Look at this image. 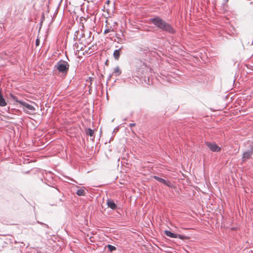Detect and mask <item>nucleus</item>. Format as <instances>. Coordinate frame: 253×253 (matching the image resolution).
<instances>
[{"mask_svg": "<svg viewBox=\"0 0 253 253\" xmlns=\"http://www.w3.org/2000/svg\"><path fill=\"white\" fill-rule=\"evenodd\" d=\"M151 23L155 25L158 28L163 31L169 33V34H174L175 32L172 26L168 23L160 18L155 17L150 19Z\"/></svg>", "mask_w": 253, "mask_h": 253, "instance_id": "f257e3e1", "label": "nucleus"}, {"mask_svg": "<svg viewBox=\"0 0 253 253\" xmlns=\"http://www.w3.org/2000/svg\"><path fill=\"white\" fill-rule=\"evenodd\" d=\"M55 68L59 72L66 75L69 70V64L67 61L61 60L56 63Z\"/></svg>", "mask_w": 253, "mask_h": 253, "instance_id": "f03ea898", "label": "nucleus"}, {"mask_svg": "<svg viewBox=\"0 0 253 253\" xmlns=\"http://www.w3.org/2000/svg\"><path fill=\"white\" fill-rule=\"evenodd\" d=\"M20 105L23 106V110L26 113L30 114L31 113H33L36 110L33 106L23 101L20 102Z\"/></svg>", "mask_w": 253, "mask_h": 253, "instance_id": "7ed1b4c3", "label": "nucleus"}, {"mask_svg": "<svg viewBox=\"0 0 253 253\" xmlns=\"http://www.w3.org/2000/svg\"><path fill=\"white\" fill-rule=\"evenodd\" d=\"M253 154V147L251 146L250 149L246 150L244 152L242 157V161L243 163H245L248 160L250 159Z\"/></svg>", "mask_w": 253, "mask_h": 253, "instance_id": "20e7f679", "label": "nucleus"}, {"mask_svg": "<svg viewBox=\"0 0 253 253\" xmlns=\"http://www.w3.org/2000/svg\"><path fill=\"white\" fill-rule=\"evenodd\" d=\"M206 146L209 149L213 152H217L221 150V148L215 142H206Z\"/></svg>", "mask_w": 253, "mask_h": 253, "instance_id": "39448f33", "label": "nucleus"}, {"mask_svg": "<svg viewBox=\"0 0 253 253\" xmlns=\"http://www.w3.org/2000/svg\"><path fill=\"white\" fill-rule=\"evenodd\" d=\"M147 71L146 65L143 63L140 68L136 71V76L138 78H142L145 76V73Z\"/></svg>", "mask_w": 253, "mask_h": 253, "instance_id": "423d86ee", "label": "nucleus"}, {"mask_svg": "<svg viewBox=\"0 0 253 253\" xmlns=\"http://www.w3.org/2000/svg\"><path fill=\"white\" fill-rule=\"evenodd\" d=\"M153 178L158 181H159V182L163 183V184L169 187H172L171 183L169 180H166L162 178L159 177V176L156 175H154L153 176Z\"/></svg>", "mask_w": 253, "mask_h": 253, "instance_id": "0eeeda50", "label": "nucleus"}, {"mask_svg": "<svg viewBox=\"0 0 253 253\" xmlns=\"http://www.w3.org/2000/svg\"><path fill=\"white\" fill-rule=\"evenodd\" d=\"M107 205L109 208L113 210L116 209L117 207L116 204L111 199H108L107 201Z\"/></svg>", "mask_w": 253, "mask_h": 253, "instance_id": "6e6552de", "label": "nucleus"}, {"mask_svg": "<svg viewBox=\"0 0 253 253\" xmlns=\"http://www.w3.org/2000/svg\"><path fill=\"white\" fill-rule=\"evenodd\" d=\"M164 233L167 236H168L170 238H177L176 234L172 233L170 231L165 230Z\"/></svg>", "mask_w": 253, "mask_h": 253, "instance_id": "1a4fd4ad", "label": "nucleus"}, {"mask_svg": "<svg viewBox=\"0 0 253 253\" xmlns=\"http://www.w3.org/2000/svg\"><path fill=\"white\" fill-rule=\"evenodd\" d=\"M121 48H119L118 49H116L114 51V53H113V56H114V58L116 59V60H118L119 58H120V51H121Z\"/></svg>", "mask_w": 253, "mask_h": 253, "instance_id": "9d476101", "label": "nucleus"}, {"mask_svg": "<svg viewBox=\"0 0 253 253\" xmlns=\"http://www.w3.org/2000/svg\"><path fill=\"white\" fill-rule=\"evenodd\" d=\"M76 194L79 196H84L85 195V188L83 187L78 189L76 192Z\"/></svg>", "mask_w": 253, "mask_h": 253, "instance_id": "9b49d317", "label": "nucleus"}, {"mask_svg": "<svg viewBox=\"0 0 253 253\" xmlns=\"http://www.w3.org/2000/svg\"><path fill=\"white\" fill-rule=\"evenodd\" d=\"M122 71L119 67L117 66L114 68L113 73L115 76H118L121 74Z\"/></svg>", "mask_w": 253, "mask_h": 253, "instance_id": "f8f14e48", "label": "nucleus"}, {"mask_svg": "<svg viewBox=\"0 0 253 253\" xmlns=\"http://www.w3.org/2000/svg\"><path fill=\"white\" fill-rule=\"evenodd\" d=\"M10 97L13 101L17 103H19L20 104L21 102H23L22 100H19L16 96L12 94H10Z\"/></svg>", "mask_w": 253, "mask_h": 253, "instance_id": "ddd939ff", "label": "nucleus"}, {"mask_svg": "<svg viewBox=\"0 0 253 253\" xmlns=\"http://www.w3.org/2000/svg\"><path fill=\"white\" fill-rule=\"evenodd\" d=\"M107 249L111 252L116 250V248L115 246L110 245V244L107 245Z\"/></svg>", "mask_w": 253, "mask_h": 253, "instance_id": "4468645a", "label": "nucleus"}, {"mask_svg": "<svg viewBox=\"0 0 253 253\" xmlns=\"http://www.w3.org/2000/svg\"><path fill=\"white\" fill-rule=\"evenodd\" d=\"M86 133L90 136H92L94 134V130L91 128H88L86 131Z\"/></svg>", "mask_w": 253, "mask_h": 253, "instance_id": "2eb2a0df", "label": "nucleus"}, {"mask_svg": "<svg viewBox=\"0 0 253 253\" xmlns=\"http://www.w3.org/2000/svg\"><path fill=\"white\" fill-rule=\"evenodd\" d=\"M113 31V29L111 27H109V28H108L107 29H106L104 31V34H106L108 33H109L111 31Z\"/></svg>", "mask_w": 253, "mask_h": 253, "instance_id": "dca6fc26", "label": "nucleus"}, {"mask_svg": "<svg viewBox=\"0 0 253 253\" xmlns=\"http://www.w3.org/2000/svg\"><path fill=\"white\" fill-rule=\"evenodd\" d=\"M176 236L177 238H178L179 239L181 240H184L188 238L186 236L180 234H176Z\"/></svg>", "mask_w": 253, "mask_h": 253, "instance_id": "f3484780", "label": "nucleus"}, {"mask_svg": "<svg viewBox=\"0 0 253 253\" xmlns=\"http://www.w3.org/2000/svg\"><path fill=\"white\" fill-rule=\"evenodd\" d=\"M112 75H113V74H110V75L109 76V77H108V79H107V84L108 83V82L109 80H110V79H111V77H112Z\"/></svg>", "mask_w": 253, "mask_h": 253, "instance_id": "a211bd4d", "label": "nucleus"}, {"mask_svg": "<svg viewBox=\"0 0 253 253\" xmlns=\"http://www.w3.org/2000/svg\"><path fill=\"white\" fill-rule=\"evenodd\" d=\"M40 43V41L39 39H37L36 41V44L37 46L39 45Z\"/></svg>", "mask_w": 253, "mask_h": 253, "instance_id": "6ab92c4d", "label": "nucleus"}, {"mask_svg": "<svg viewBox=\"0 0 253 253\" xmlns=\"http://www.w3.org/2000/svg\"><path fill=\"white\" fill-rule=\"evenodd\" d=\"M135 126V124L134 123H131L129 124V126L130 127H132V126Z\"/></svg>", "mask_w": 253, "mask_h": 253, "instance_id": "aec40b11", "label": "nucleus"}, {"mask_svg": "<svg viewBox=\"0 0 253 253\" xmlns=\"http://www.w3.org/2000/svg\"><path fill=\"white\" fill-rule=\"evenodd\" d=\"M118 127H116L114 129V131H118Z\"/></svg>", "mask_w": 253, "mask_h": 253, "instance_id": "412c9836", "label": "nucleus"}, {"mask_svg": "<svg viewBox=\"0 0 253 253\" xmlns=\"http://www.w3.org/2000/svg\"><path fill=\"white\" fill-rule=\"evenodd\" d=\"M41 224H43L44 225H45L46 226H47V224H43L42 223H40Z\"/></svg>", "mask_w": 253, "mask_h": 253, "instance_id": "4be33fe9", "label": "nucleus"}]
</instances>
